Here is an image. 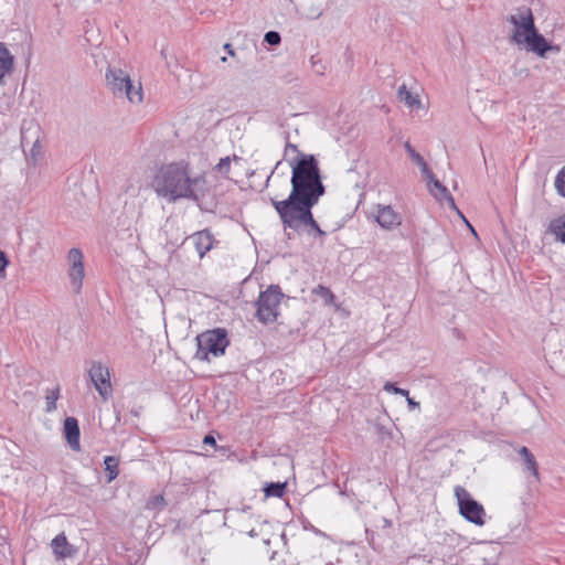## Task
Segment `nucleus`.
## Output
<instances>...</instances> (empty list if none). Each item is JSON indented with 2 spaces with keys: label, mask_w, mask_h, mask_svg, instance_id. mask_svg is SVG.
I'll list each match as a JSON object with an SVG mask.
<instances>
[{
  "label": "nucleus",
  "mask_w": 565,
  "mask_h": 565,
  "mask_svg": "<svg viewBox=\"0 0 565 565\" xmlns=\"http://www.w3.org/2000/svg\"><path fill=\"white\" fill-rule=\"evenodd\" d=\"M290 183L291 191L285 200L270 199L288 239L292 236L287 230L301 234L313 226L316 220L312 209L326 193L321 170L311 158L296 164Z\"/></svg>",
  "instance_id": "f257e3e1"
},
{
  "label": "nucleus",
  "mask_w": 565,
  "mask_h": 565,
  "mask_svg": "<svg viewBox=\"0 0 565 565\" xmlns=\"http://www.w3.org/2000/svg\"><path fill=\"white\" fill-rule=\"evenodd\" d=\"M205 175H190L189 163L185 161L163 164L154 174L152 189L159 198L166 199L169 203L179 200H189L203 210L213 211L215 204L205 202L209 192Z\"/></svg>",
  "instance_id": "f03ea898"
},
{
  "label": "nucleus",
  "mask_w": 565,
  "mask_h": 565,
  "mask_svg": "<svg viewBox=\"0 0 565 565\" xmlns=\"http://www.w3.org/2000/svg\"><path fill=\"white\" fill-rule=\"evenodd\" d=\"M198 350L194 358L200 361L210 362V355L215 358L225 354L230 345L228 332L224 328H214L196 335Z\"/></svg>",
  "instance_id": "7ed1b4c3"
},
{
  "label": "nucleus",
  "mask_w": 565,
  "mask_h": 565,
  "mask_svg": "<svg viewBox=\"0 0 565 565\" xmlns=\"http://www.w3.org/2000/svg\"><path fill=\"white\" fill-rule=\"evenodd\" d=\"M107 87L116 97H127L130 103L142 102V87L136 86L129 75L120 68L108 67L106 71Z\"/></svg>",
  "instance_id": "20e7f679"
},
{
  "label": "nucleus",
  "mask_w": 565,
  "mask_h": 565,
  "mask_svg": "<svg viewBox=\"0 0 565 565\" xmlns=\"http://www.w3.org/2000/svg\"><path fill=\"white\" fill-rule=\"evenodd\" d=\"M284 296L278 285H270L266 290L260 291L255 302L257 320L264 324L275 322L279 316V306Z\"/></svg>",
  "instance_id": "39448f33"
},
{
  "label": "nucleus",
  "mask_w": 565,
  "mask_h": 565,
  "mask_svg": "<svg viewBox=\"0 0 565 565\" xmlns=\"http://www.w3.org/2000/svg\"><path fill=\"white\" fill-rule=\"evenodd\" d=\"M454 491L458 502L460 515L470 523L479 526L483 525L486 523V511L483 505L475 500L472 495L461 486H456Z\"/></svg>",
  "instance_id": "423d86ee"
},
{
  "label": "nucleus",
  "mask_w": 565,
  "mask_h": 565,
  "mask_svg": "<svg viewBox=\"0 0 565 565\" xmlns=\"http://www.w3.org/2000/svg\"><path fill=\"white\" fill-rule=\"evenodd\" d=\"M508 21L515 28L512 40L518 44H522L521 39L536 29L532 10L526 7L519 8L516 14L508 17Z\"/></svg>",
  "instance_id": "0eeeda50"
},
{
  "label": "nucleus",
  "mask_w": 565,
  "mask_h": 565,
  "mask_svg": "<svg viewBox=\"0 0 565 565\" xmlns=\"http://www.w3.org/2000/svg\"><path fill=\"white\" fill-rule=\"evenodd\" d=\"M88 376L102 398L108 399L113 392L109 369L102 362L94 361L88 370Z\"/></svg>",
  "instance_id": "6e6552de"
},
{
  "label": "nucleus",
  "mask_w": 565,
  "mask_h": 565,
  "mask_svg": "<svg viewBox=\"0 0 565 565\" xmlns=\"http://www.w3.org/2000/svg\"><path fill=\"white\" fill-rule=\"evenodd\" d=\"M67 259L70 263L68 276L74 292L78 294L83 287V279L85 277L84 269V255L79 248L73 247L68 250Z\"/></svg>",
  "instance_id": "1a4fd4ad"
},
{
  "label": "nucleus",
  "mask_w": 565,
  "mask_h": 565,
  "mask_svg": "<svg viewBox=\"0 0 565 565\" xmlns=\"http://www.w3.org/2000/svg\"><path fill=\"white\" fill-rule=\"evenodd\" d=\"M521 40L527 51L535 53L540 57H545L547 52L558 53L561 50L558 45L548 42L544 35L539 32L537 28L535 31L525 34Z\"/></svg>",
  "instance_id": "9d476101"
},
{
  "label": "nucleus",
  "mask_w": 565,
  "mask_h": 565,
  "mask_svg": "<svg viewBox=\"0 0 565 565\" xmlns=\"http://www.w3.org/2000/svg\"><path fill=\"white\" fill-rule=\"evenodd\" d=\"M51 548L56 561L73 558L78 553V548L67 541L64 532H61L51 541Z\"/></svg>",
  "instance_id": "9b49d317"
},
{
  "label": "nucleus",
  "mask_w": 565,
  "mask_h": 565,
  "mask_svg": "<svg viewBox=\"0 0 565 565\" xmlns=\"http://www.w3.org/2000/svg\"><path fill=\"white\" fill-rule=\"evenodd\" d=\"M298 13L308 19H318L322 14L323 0H289Z\"/></svg>",
  "instance_id": "f8f14e48"
},
{
  "label": "nucleus",
  "mask_w": 565,
  "mask_h": 565,
  "mask_svg": "<svg viewBox=\"0 0 565 565\" xmlns=\"http://www.w3.org/2000/svg\"><path fill=\"white\" fill-rule=\"evenodd\" d=\"M190 239L192 241L200 258H203L204 255L213 248V244L215 242L212 232L207 228L192 234Z\"/></svg>",
  "instance_id": "ddd939ff"
},
{
  "label": "nucleus",
  "mask_w": 565,
  "mask_h": 565,
  "mask_svg": "<svg viewBox=\"0 0 565 565\" xmlns=\"http://www.w3.org/2000/svg\"><path fill=\"white\" fill-rule=\"evenodd\" d=\"M375 221L381 227L393 230L401 224V216L391 205H379Z\"/></svg>",
  "instance_id": "4468645a"
},
{
  "label": "nucleus",
  "mask_w": 565,
  "mask_h": 565,
  "mask_svg": "<svg viewBox=\"0 0 565 565\" xmlns=\"http://www.w3.org/2000/svg\"><path fill=\"white\" fill-rule=\"evenodd\" d=\"M64 436L70 445L71 449L73 450H79L81 444H79V437H81V430L78 420L75 417H66L64 420V427H63Z\"/></svg>",
  "instance_id": "2eb2a0df"
},
{
  "label": "nucleus",
  "mask_w": 565,
  "mask_h": 565,
  "mask_svg": "<svg viewBox=\"0 0 565 565\" xmlns=\"http://www.w3.org/2000/svg\"><path fill=\"white\" fill-rule=\"evenodd\" d=\"M427 182V188L430 192V194L439 202L447 201L451 207L456 209L455 200L448 189L438 180L436 179L435 174L433 173L431 179H425Z\"/></svg>",
  "instance_id": "dca6fc26"
},
{
  "label": "nucleus",
  "mask_w": 565,
  "mask_h": 565,
  "mask_svg": "<svg viewBox=\"0 0 565 565\" xmlns=\"http://www.w3.org/2000/svg\"><path fill=\"white\" fill-rule=\"evenodd\" d=\"M518 454L525 467V469L535 478L536 481L540 480V472H539V466L536 462V459L534 455L531 452V450L522 446L519 448Z\"/></svg>",
  "instance_id": "f3484780"
},
{
  "label": "nucleus",
  "mask_w": 565,
  "mask_h": 565,
  "mask_svg": "<svg viewBox=\"0 0 565 565\" xmlns=\"http://www.w3.org/2000/svg\"><path fill=\"white\" fill-rule=\"evenodd\" d=\"M404 148L409 156V158L413 160L414 163L418 166L420 169L422 175L424 179H431L433 178V171L429 169L427 162L425 159L415 150V148L411 145L409 141H406L404 143Z\"/></svg>",
  "instance_id": "a211bd4d"
},
{
  "label": "nucleus",
  "mask_w": 565,
  "mask_h": 565,
  "mask_svg": "<svg viewBox=\"0 0 565 565\" xmlns=\"http://www.w3.org/2000/svg\"><path fill=\"white\" fill-rule=\"evenodd\" d=\"M288 138H289V132H286L285 134L286 146H285L284 154L287 156L289 151H292V152L297 153V156L292 160L289 161V164L291 167V174L294 173V168L296 167V164L301 162L302 159H308V158L313 159V161L316 162L317 168H319V162H318L317 158L313 154H307V153L301 152L298 149L297 145L291 143V142L288 141Z\"/></svg>",
  "instance_id": "6ab92c4d"
},
{
  "label": "nucleus",
  "mask_w": 565,
  "mask_h": 565,
  "mask_svg": "<svg viewBox=\"0 0 565 565\" xmlns=\"http://www.w3.org/2000/svg\"><path fill=\"white\" fill-rule=\"evenodd\" d=\"M14 66V56L10 53L7 45L0 42V83Z\"/></svg>",
  "instance_id": "aec40b11"
},
{
  "label": "nucleus",
  "mask_w": 565,
  "mask_h": 565,
  "mask_svg": "<svg viewBox=\"0 0 565 565\" xmlns=\"http://www.w3.org/2000/svg\"><path fill=\"white\" fill-rule=\"evenodd\" d=\"M548 232L555 236L557 242L565 244V214L550 222Z\"/></svg>",
  "instance_id": "412c9836"
},
{
  "label": "nucleus",
  "mask_w": 565,
  "mask_h": 565,
  "mask_svg": "<svg viewBox=\"0 0 565 565\" xmlns=\"http://www.w3.org/2000/svg\"><path fill=\"white\" fill-rule=\"evenodd\" d=\"M104 465H105L107 482H111L119 475V469H118L119 459L115 456H106L104 458Z\"/></svg>",
  "instance_id": "4be33fe9"
},
{
  "label": "nucleus",
  "mask_w": 565,
  "mask_h": 565,
  "mask_svg": "<svg viewBox=\"0 0 565 565\" xmlns=\"http://www.w3.org/2000/svg\"><path fill=\"white\" fill-rule=\"evenodd\" d=\"M286 482H268L264 487L265 497L281 498L286 492Z\"/></svg>",
  "instance_id": "5701e85b"
},
{
  "label": "nucleus",
  "mask_w": 565,
  "mask_h": 565,
  "mask_svg": "<svg viewBox=\"0 0 565 565\" xmlns=\"http://www.w3.org/2000/svg\"><path fill=\"white\" fill-rule=\"evenodd\" d=\"M397 96L401 102H404L408 107H415L420 105L418 96L413 95L405 85L398 87Z\"/></svg>",
  "instance_id": "b1692460"
},
{
  "label": "nucleus",
  "mask_w": 565,
  "mask_h": 565,
  "mask_svg": "<svg viewBox=\"0 0 565 565\" xmlns=\"http://www.w3.org/2000/svg\"><path fill=\"white\" fill-rule=\"evenodd\" d=\"M61 386L57 384L54 388L47 390L46 392V407L47 413H52L56 409V401L60 398Z\"/></svg>",
  "instance_id": "393cba45"
},
{
  "label": "nucleus",
  "mask_w": 565,
  "mask_h": 565,
  "mask_svg": "<svg viewBox=\"0 0 565 565\" xmlns=\"http://www.w3.org/2000/svg\"><path fill=\"white\" fill-rule=\"evenodd\" d=\"M312 292L322 298L326 305H331L335 300L334 294L326 286L319 285L312 290Z\"/></svg>",
  "instance_id": "a878e982"
},
{
  "label": "nucleus",
  "mask_w": 565,
  "mask_h": 565,
  "mask_svg": "<svg viewBox=\"0 0 565 565\" xmlns=\"http://www.w3.org/2000/svg\"><path fill=\"white\" fill-rule=\"evenodd\" d=\"M555 188H556V191L557 193L565 198V167H563L556 178H555Z\"/></svg>",
  "instance_id": "bb28decb"
},
{
  "label": "nucleus",
  "mask_w": 565,
  "mask_h": 565,
  "mask_svg": "<svg viewBox=\"0 0 565 565\" xmlns=\"http://www.w3.org/2000/svg\"><path fill=\"white\" fill-rule=\"evenodd\" d=\"M383 390L387 393H391V394H395V395H401V396H404L405 398H408V391L405 390V388H401L398 387L395 383L393 382H386L383 386Z\"/></svg>",
  "instance_id": "cd10ccee"
},
{
  "label": "nucleus",
  "mask_w": 565,
  "mask_h": 565,
  "mask_svg": "<svg viewBox=\"0 0 565 565\" xmlns=\"http://www.w3.org/2000/svg\"><path fill=\"white\" fill-rule=\"evenodd\" d=\"M310 64H311L312 71L317 75H324L327 66L322 63V60L318 55H312L310 57Z\"/></svg>",
  "instance_id": "c85d7f7f"
},
{
  "label": "nucleus",
  "mask_w": 565,
  "mask_h": 565,
  "mask_svg": "<svg viewBox=\"0 0 565 565\" xmlns=\"http://www.w3.org/2000/svg\"><path fill=\"white\" fill-rule=\"evenodd\" d=\"M215 171H217L222 175H227L231 169V159L230 157L221 158L218 163L215 166Z\"/></svg>",
  "instance_id": "c756f323"
},
{
  "label": "nucleus",
  "mask_w": 565,
  "mask_h": 565,
  "mask_svg": "<svg viewBox=\"0 0 565 565\" xmlns=\"http://www.w3.org/2000/svg\"><path fill=\"white\" fill-rule=\"evenodd\" d=\"M280 41H281V36H280L279 32L268 31L265 33L264 42H266L270 46H276V45L280 44Z\"/></svg>",
  "instance_id": "7c9ffc66"
},
{
  "label": "nucleus",
  "mask_w": 565,
  "mask_h": 565,
  "mask_svg": "<svg viewBox=\"0 0 565 565\" xmlns=\"http://www.w3.org/2000/svg\"><path fill=\"white\" fill-rule=\"evenodd\" d=\"M10 260L7 254L0 249V280L4 279L7 276L6 269L9 266Z\"/></svg>",
  "instance_id": "2f4dec72"
},
{
  "label": "nucleus",
  "mask_w": 565,
  "mask_h": 565,
  "mask_svg": "<svg viewBox=\"0 0 565 565\" xmlns=\"http://www.w3.org/2000/svg\"><path fill=\"white\" fill-rule=\"evenodd\" d=\"M306 232L308 235H313V236H319V237H324L327 235V233L323 230H321V227L317 221L315 222L313 226H309L308 230L306 228Z\"/></svg>",
  "instance_id": "473e14b6"
},
{
  "label": "nucleus",
  "mask_w": 565,
  "mask_h": 565,
  "mask_svg": "<svg viewBox=\"0 0 565 565\" xmlns=\"http://www.w3.org/2000/svg\"><path fill=\"white\" fill-rule=\"evenodd\" d=\"M159 505H162V507L164 505V498L161 494H157V495L150 498V500L147 503L148 509H154Z\"/></svg>",
  "instance_id": "72a5a7b5"
},
{
  "label": "nucleus",
  "mask_w": 565,
  "mask_h": 565,
  "mask_svg": "<svg viewBox=\"0 0 565 565\" xmlns=\"http://www.w3.org/2000/svg\"><path fill=\"white\" fill-rule=\"evenodd\" d=\"M203 444L204 445H210V446H215L216 445V441H215V438L212 436V435H206L204 438H203Z\"/></svg>",
  "instance_id": "f704fd0d"
},
{
  "label": "nucleus",
  "mask_w": 565,
  "mask_h": 565,
  "mask_svg": "<svg viewBox=\"0 0 565 565\" xmlns=\"http://www.w3.org/2000/svg\"><path fill=\"white\" fill-rule=\"evenodd\" d=\"M406 402H407L409 409L419 408V403L416 402L414 398L408 396V398H406Z\"/></svg>",
  "instance_id": "c9c22d12"
},
{
  "label": "nucleus",
  "mask_w": 565,
  "mask_h": 565,
  "mask_svg": "<svg viewBox=\"0 0 565 565\" xmlns=\"http://www.w3.org/2000/svg\"><path fill=\"white\" fill-rule=\"evenodd\" d=\"M40 149H41L40 142H39V140H35V142L33 143L32 149H31L32 157H35L40 152Z\"/></svg>",
  "instance_id": "e433bc0d"
},
{
  "label": "nucleus",
  "mask_w": 565,
  "mask_h": 565,
  "mask_svg": "<svg viewBox=\"0 0 565 565\" xmlns=\"http://www.w3.org/2000/svg\"><path fill=\"white\" fill-rule=\"evenodd\" d=\"M223 49L227 52V54H228L230 56H232V57H234V56H235V51H234V49H233L232 44H230V43H225V44H224V46H223Z\"/></svg>",
  "instance_id": "4c0bfd02"
},
{
  "label": "nucleus",
  "mask_w": 565,
  "mask_h": 565,
  "mask_svg": "<svg viewBox=\"0 0 565 565\" xmlns=\"http://www.w3.org/2000/svg\"><path fill=\"white\" fill-rule=\"evenodd\" d=\"M281 161H278L274 168V170L271 171L270 175L267 178V183L269 182L270 180V177L275 173V171L278 169V167L280 166Z\"/></svg>",
  "instance_id": "58836bf2"
},
{
  "label": "nucleus",
  "mask_w": 565,
  "mask_h": 565,
  "mask_svg": "<svg viewBox=\"0 0 565 565\" xmlns=\"http://www.w3.org/2000/svg\"><path fill=\"white\" fill-rule=\"evenodd\" d=\"M248 534H249V536H252V537H254V536H256V535H257V534H256V532H255V530H252Z\"/></svg>",
  "instance_id": "ea45409f"
},
{
  "label": "nucleus",
  "mask_w": 565,
  "mask_h": 565,
  "mask_svg": "<svg viewBox=\"0 0 565 565\" xmlns=\"http://www.w3.org/2000/svg\"><path fill=\"white\" fill-rule=\"evenodd\" d=\"M221 61H222L223 63H225V62L227 61V57H226V56H223V57H221Z\"/></svg>",
  "instance_id": "a19ab883"
},
{
  "label": "nucleus",
  "mask_w": 565,
  "mask_h": 565,
  "mask_svg": "<svg viewBox=\"0 0 565 565\" xmlns=\"http://www.w3.org/2000/svg\"><path fill=\"white\" fill-rule=\"evenodd\" d=\"M131 414H132L134 416H138V415H139V413H138L137 411H132V412H131Z\"/></svg>",
  "instance_id": "79ce46f5"
},
{
  "label": "nucleus",
  "mask_w": 565,
  "mask_h": 565,
  "mask_svg": "<svg viewBox=\"0 0 565 565\" xmlns=\"http://www.w3.org/2000/svg\"><path fill=\"white\" fill-rule=\"evenodd\" d=\"M470 230L476 234L475 230H473V226H471L469 223H468Z\"/></svg>",
  "instance_id": "37998d69"
},
{
  "label": "nucleus",
  "mask_w": 565,
  "mask_h": 565,
  "mask_svg": "<svg viewBox=\"0 0 565 565\" xmlns=\"http://www.w3.org/2000/svg\"><path fill=\"white\" fill-rule=\"evenodd\" d=\"M483 562H484V565H495V564H489V563H487V559H486V558L483 559Z\"/></svg>",
  "instance_id": "c03bdc74"
},
{
  "label": "nucleus",
  "mask_w": 565,
  "mask_h": 565,
  "mask_svg": "<svg viewBox=\"0 0 565 565\" xmlns=\"http://www.w3.org/2000/svg\"><path fill=\"white\" fill-rule=\"evenodd\" d=\"M326 565H333L331 562L327 563Z\"/></svg>",
  "instance_id": "a18cd8bd"
}]
</instances>
